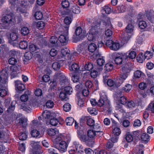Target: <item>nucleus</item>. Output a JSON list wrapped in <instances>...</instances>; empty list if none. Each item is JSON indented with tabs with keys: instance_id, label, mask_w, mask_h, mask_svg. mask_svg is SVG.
Wrapping results in <instances>:
<instances>
[{
	"instance_id": "052dcab7",
	"label": "nucleus",
	"mask_w": 154,
	"mask_h": 154,
	"mask_svg": "<svg viewBox=\"0 0 154 154\" xmlns=\"http://www.w3.org/2000/svg\"><path fill=\"white\" fill-rule=\"evenodd\" d=\"M106 84L108 86L110 87H115V86H116L115 82L113 80L110 79L107 80Z\"/></svg>"
},
{
	"instance_id": "6e6d98bb",
	"label": "nucleus",
	"mask_w": 154,
	"mask_h": 154,
	"mask_svg": "<svg viewBox=\"0 0 154 154\" xmlns=\"http://www.w3.org/2000/svg\"><path fill=\"white\" fill-rule=\"evenodd\" d=\"M139 26L141 29H144L147 26V24L144 21H140L139 23Z\"/></svg>"
},
{
	"instance_id": "9d476101",
	"label": "nucleus",
	"mask_w": 154,
	"mask_h": 154,
	"mask_svg": "<svg viewBox=\"0 0 154 154\" xmlns=\"http://www.w3.org/2000/svg\"><path fill=\"white\" fill-rule=\"evenodd\" d=\"M134 26L131 24H128L125 28L126 33H124V36L122 37L121 42L122 43L125 44L127 43L131 37V35H128V33H131L133 32L134 29Z\"/></svg>"
},
{
	"instance_id": "de8ad7c7",
	"label": "nucleus",
	"mask_w": 154,
	"mask_h": 154,
	"mask_svg": "<svg viewBox=\"0 0 154 154\" xmlns=\"http://www.w3.org/2000/svg\"><path fill=\"white\" fill-rule=\"evenodd\" d=\"M93 64L91 63H87L85 66V69L86 70L90 71L93 68Z\"/></svg>"
},
{
	"instance_id": "49530a36",
	"label": "nucleus",
	"mask_w": 154,
	"mask_h": 154,
	"mask_svg": "<svg viewBox=\"0 0 154 154\" xmlns=\"http://www.w3.org/2000/svg\"><path fill=\"white\" fill-rule=\"evenodd\" d=\"M74 121V119L71 117H68L66 119V125H72Z\"/></svg>"
},
{
	"instance_id": "1a4fd4ad",
	"label": "nucleus",
	"mask_w": 154,
	"mask_h": 154,
	"mask_svg": "<svg viewBox=\"0 0 154 154\" xmlns=\"http://www.w3.org/2000/svg\"><path fill=\"white\" fill-rule=\"evenodd\" d=\"M54 147L57 149L61 153L65 152L67 150L68 145L64 141L62 140V138L60 137H56L54 141Z\"/></svg>"
},
{
	"instance_id": "a18cd8bd",
	"label": "nucleus",
	"mask_w": 154,
	"mask_h": 154,
	"mask_svg": "<svg viewBox=\"0 0 154 154\" xmlns=\"http://www.w3.org/2000/svg\"><path fill=\"white\" fill-rule=\"evenodd\" d=\"M125 106L127 108H131L134 107L135 106V104L132 101L127 100V102H126Z\"/></svg>"
},
{
	"instance_id": "ea45409f",
	"label": "nucleus",
	"mask_w": 154,
	"mask_h": 154,
	"mask_svg": "<svg viewBox=\"0 0 154 154\" xmlns=\"http://www.w3.org/2000/svg\"><path fill=\"white\" fill-rule=\"evenodd\" d=\"M141 138L142 140L147 143L149 140V136L146 133H143L141 136Z\"/></svg>"
},
{
	"instance_id": "13d9d810",
	"label": "nucleus",
	"mask_w": 154,
	"mask_h": 154,
	"mask_svg": "<svg viewBox=\"0 0 154 154\" xmlns=\"http://www.w3.org/2000/svg\"><path fill=\"white\" fill-rule=\"evenodd\" d=\"M63 108L65 112H69L71 109V105L69 103H66L63 106Z\"/></svg>"
},
{
	"instance_id": "c85d7f7f",
	"label": "nucleus",
	"mask_w": 154,
	"mask_h": 154,
	"mask_svg": "<svg viewBox=\"0 0 154 154\" xmlns=\"http://www.w3.org/2000/svg\"><path fill=\"white\" fill-rule=\"evenodd\" d=\"M58 130L56 128L54 129L51 128L48 131V134L51 137L54 136L57 137V136L58 134Z\"/></svg>"
},
{
	"instance_id": "680f3d73",
	"label": "nucleus",
	"mask_w": 154,
	"mask_h": 154,
	"mask_svg": "<svg viewBox=\"0 0 154 154\" xmlns=\"http://www.w3.org/2000/svg\"><path fill=\"white\" fill-rule=\"evenodd\" d=\"M2 86L3 85H2ZM3 86L5 87V86ZM5 87V89H2L0 90V96L1 97H3L5 96L7 94L8 89Z\"/></svg>"
},
{
	"instance_id": "c03bdc74",
	"label": "nucleus",
	"mask_w": 154,
	"mask_h": 154,
	"mask_svg": "<svg viewBox=\"0 0 154 154\" xmlns=\"http://www.w3.org/2000/svg\"><path fill=\"white\" fill-rule=\"evenodd\" d=\"M43 15L42 12L41 11H38L35 12L34 17L37 20H41L43 17Z\"/></svg>"
},
{
	"instance_id": "473e14b6",
	"label": "nucleus",
	"mask_w": 154,
	"mask_h": 154,
	"mask_svg": "<svg viewBox=\"0 0 154 154\" xmlns=\"http://www.w3.org/2000/svg\"><path fill=\"white\" fill-rule=\"evenodd\" d=\"M101 12L104 16H106L105 14H109L111 11V8L107 6H105L101 10Z\"/></svg>"
},
{
	"instance_id": "0e129e2a",
	"label": "nucleus",
	"mask_w": 154,
	"mask_h": 154,
	"mask_svg": "<svg viewBox=\"0 0 154 154\" xmlns=\"http://www.w3.org/2000/svg\"><path fill=\"white\" fill-rule=\"evenodd\" d=\"M73 146L75 148L76 151L78 150L80 148H82V146L78 142L74 141L73 143Z\"/></svg>"
},
{
	"instance_id": "7c9ffc66",
	"label": "nucleus",
	"mask_w": 154,
	"mask_h": 154,
	"mask_svg": "<svg viewBox=\"0 0 154 154\" xmlns=\"http://www.w3.org/2000/svg\"><path fill=\"white\" fill-rule=\"evenodd\" d=\"M70 76L71 77L72 80L74 82H77L79 81L80 75L79 74H72L71 73H69Z\"/></svg>"
},
{
	"instance_id": "412c9836",
	"label": "nucleus",
	"mask_w": 154,
	"mask_h": 154,
	"mask_svg": "<svg viewBox=\"0 0 154 154\" xmlns=\"http://www.w3.org/2000/svg\"><path fill=\"white\" fill-rule=\"evenodd\" d=\"M129 74L123 72L121 73L120 76V77L116 80V83L118 84L119 86L120 85L123 83L124 81L127 78Z\"/></svg>"
},
{
	"instance_id": "39448f33",
	"label": "nucleus",
	"mask_w": 154,
	"mask_h": 154,
	"mask_svg": "<svg viewBox=\"0 0 154 154\" xmlns=\"http://www.w3.org/2000/svg\"><path fill=\"white\" fill-rule=\"evenodd\" d=\"M93 23V24L88 33L87 39L89 41L94 42L97 40L100 36L99 30L100 24L96 21Z\"/></svg>"
},
{
	"instance_id": "a19ab883",
	"label": "nucleus",
	"mask_w": 154,
	"mask_h": 154,
	"mask_svg": "<svg viewBox=\"0 0 154 154\" xmlns=\"http://www.w3.org/2000/svg\"><path fill=\"white\" fill-rule=\"evenodd\" d=\"M28 47V44L26 41H20V49H25Z\"/></svg>"
},
{
	"instance_id": "a211bd4d",
	"label": "nucleus",
	"mask_w": 154,
	"mask_h": 154,
	"mask_svg": "<svg viewBox=\"0 0 154 154\" xmlns=\"http://www.w3.org/2000/svg\"><path fill=\"white\" fill-rule=\"evenodd\" d=\"M71 62L68 63L69 69L75 73L78 72L79 70L80 69L79 65L75 63H74L71 64Z\"/></svg>"
},
{
	"instance_id": "2f4dec72",
	"label": "nucleus",
	"mask_w": 154,
	"mask_h": 154,
	"mask_svg": "<svg viewBox=\"0 0 154 154\" xmlns=\"http://www.w3.org/2000/svg\"><path fill=\"white\" fill-rule=\"evenodd\" d=\"M66 93L63 90L60 92L59 97L62 100L67 101L69 99Z\"/></svg>"
},
{
	"instance_id": "e433bc0d",
	"label": "nucleus",
	"mask_w": 154,
	"mask_h": 154,
	"mask_svg": "<svg viewBox=\"0 0 154 154\" xmlns=\"http://www.w3.org/2000/svg\"><path fill=\"white\" fill-rule=\"evenodd\" d=\"M31 134L32 137H34L38 138L40 137L39 132L36 129H33L32 131Z\"/></svg>"
},
{
	"instance_id": "423d86ee",
	"label": "nucleus",
	"mask_w": 154,
	"mask_h": 154,
	"mask_svg": "<svg viewBox=\"0 0 154 154\" xmlns=\"http://www.w3.org/2000/svg\"><path fill=\"white\" fill-rule=\"evenodd\" d=\"M78 55V53L74 52L70 54L69 50L67 48L61 49V53L57 56V59L65 60H67L68 63L72 62L75 60V57Z\"/></svg>"
},
{
	"instance_id": "09e8293b",
	"label": "nucleus",
	"mask_w": 154,
	"mask_h": 154,
	"mask_svg": "<svg viewBox=\"0 0 154 154\" xmlns=\"http://www.w3.org/2000/svg\"><path fill=\"white\" fill-rule=\"evenodd\" d=\"M88 111L91 115L93 116L96 115L97 114L96 109L93 107L88 108Z\"/></svg>"
},
{
	"instance_id": "58836bf2",
	"label": "nucleus",
	"mask_w": 154,
	"mask_h": 154,
	"mask_svg": "<svg viewBox=\"0 0 154 154\" xmlns=\"http://www.w3.org/2000/svg\"><path fill=\"white\" fill-rule=\"evenodd\" d=\"M75 128L76 129H77V135H78V137L79 138V132H81V133L82 134H83V131L82 130V129H81V127H80V126L79 125V124L76 121H75Z\"/></svg>"
},
{
	"instance_id": "9b49d317",
	"label": "nucleus",
	"mask_w": 154,
	"mask_h": 154,
	"mask_svg": "<svg viewBox=\"0 0 154 154\" xmlns=\"http://www.w3.org/2000/svg\"><path fill=\"white\" fill-rule=\"evenodd\" d=\"M127 57L125 53L120 52L113 54L112 56L115 63L117 65L122 64L123 60H125L126 61Z\"/></svg>"
},
{
	"instance_id": "aec40b11",
	"label": "nucleus",
	"mask_w": 154,
	"mask_h": 154,
	"mask_svg": "<svg viewBox=\"0 0 154 154\" xmlns=\"http://www.w3.org/2000/svg\"><path fill=\"white\" fill-rule=\"evenodd\" d=\"M69 10L70 14H78L81 11L80 8L77 5H73L70 6Z\"/></svg>"
},
{
	"instance_id": "f03ea898",
	"label": "nucleus",
	"mask_w": 154,
	"mask_h": 154,
	"mask_svg": "<svg viewBox=\"0 0 154 154\" xmlns=\"http://www.w3.org/2000/svg\"><path fill=\"white\" fill-rule=\"evenodd\" d=\"M17 69V68L14 66H7L0 72V82L2 81L5 87L7 86L8 78L9 75L11 76V79L16 77Z\"/></svg>"
},
{
	"instance_id": "79ce46f5",
	"label": "nucleus",
	"mask_w": 154,
	"mask_h": 154,
	"mask_svg": "<svg viewBox=\"0 0 154 154\" xmlns=\"http://www.w3.org/2000/svg\"><path fill=\"white\" fill-rule=\"evenodd\" d=\"M132 85L129 84H127L124 87L122 88V91L126 92H128L132 88Z\"/></svg>"
},
{
	"instance_id": "4c0bfd02",
	"label": "nucleus",
	"mask_w": 154,
	"mask_h": 154,
	"mask_svg": "<svg viewBox=\"0 0 154 154\" xmlns=\"http://www.w3.org/2000/svg\"><path fill=\"white\" fill-rule=\"evenodd\" d=\"M113 134L115 135L118 136L121 133V131L120 128L118 127H116L112 128Z\"/></svg>"
},
{
	"instance_id": "8fccbe9b",
	"label": "nucleus",
	"mask_w": 154,
	"mask_h": 154,
	"mask_svg": "<svg viewBox=\"0 0 154 154\" xmlns=\"http://www.w3.org/2000/svg\"><path fill=\"white\" fill-rule=\"evenodd\" d=\"M29 32L28 28L26 27H23L21 30V34L24 36L27 35L29 33Z\"/></svg>"
},
{
	"instance_id": "f8f14e48",
	"label": "nucleus",
	"mask_w": 154,
	"mask_h": 154,
	"mask_svg": "<svg viewBox=\"0 0 154 154\" xmlns=\"http://www.w3.org/2000/svg\"><path fill=\"white\" fill-rule=\"evenodd\" d=\"M145 12L144 14L140 13L139 14L138 18L139 19L143 18L146 14L147 19L152 23H154V12L152 11H146Z\"/></svg>"
},
{
	"instance_id": "69168bd1",
	"label": "nucleus",
	"mask_w": 154,
	"mask_h": 154,
	"mask_svg": "<svg viewBox=\"0 0 154 154\" xmlns=\"http://www.w3.org/2000/svg\"><path fill=\"white\" fill-rule=\"evenodd\" d=\"M29 99L28 95L26 94H23L21 95L20 97V100L22 101L23 102H26Z\"/></svg>"
},
{
	"instance_id": "393cba45",
	"label": "nucleus",
	"mask_w": 154,
	"mask_h": 154,
	"mask_svg": "<svg viewBox=\"0 0 154 154\" xmlns=\"http://www.w3.org/2000/svg\"><path fill=\"white\" fill-rule=\"evenodd\" d=\"M77 50L79 52V53H78V54H82L85 55L87 51V49L85 48L84 46L83 45H78Z\"/></svg>"
},
{
	"instance_id": "bf43d9fd",
	"label": "nucleus",
	"mask_w": 154,
	"mask_h": 154,
	"mask_svg": "<svg viewBox=\"0 0 154 154\" xmlns=\"http://www.w3.org/2000/svg\"><path fill=\"white\" fill-rule=\"evenodd\" d=\"M125 139L128 143L132 142L133 140L132 136L129 133H127L126 134Z\"/></svg>"
},
{
	"instance_id": "2eb2a0df",
	"label": "nucleus",
	"mask_w": 154,
	"mask_h": 154,
	"mask_svg": "<svg viewBox=\"0 0 154 154\" xmlns=\"http://www.w3.org/2000/svg\"><path fill=\"white\" fill-rule=\"evenodd\" d=\"M11 100L10 98H8L6 99L5 102V106L8 108L7 111L8 112H11L14 109L15 105L13 104V102L10 103Z\"/></svg>"
},
{
	"instance_id": "f704fd0d",
	"label": "nucleus",
	"mask_w": 154,
	"mask_h": 154,
	"mask_svg": "<svg viewBox=\"0 0 154 154\" xmlns=\"http://www.w3.org/2000/svg\"><path fill=\"white\" fill-rule=\"evenodd\" d=\"M97 47L96 45L94 43H91L90 44L88 47V49L89 51L91 53L94 52L96 50Z\"/></svg>"
},
{
	"instance_id": "e2e57ef3",
	"label": "nucleus",
	"mask_w": 154,
	"mask_h": 154,
	"mask_svg": "<svg viewBox=\"0 0 154 154\" xmlns=\"http://www.w3.org/2000/svg\"><path fill=\"white\" fill-rule=\"evenodd\" d=\"M94 120L92 118L88 119L86 122V123L88 125L91 127L94 125Z\"/></svg>"
},
{
	"instance_id": "72a5a7b5",
	"label": "nucleus",
	"mask_w": 154,
	"mask_h": 154,
	"mask_svg": "<svg viewBox=\"0 0 154 154\" xmlns=\"http://www.w3.org/2000/svg\"><path fill=\"white\" fill-rule=\"evenodd\" d=\"M144 54L142 53L139 54L137 56L136 59L138 62L139 63H142L143 61L146 59Z\"/></svg>"
},
{
	"instance_id": "6e6552de",
	"label": "nucleus",
	"mask_w": 154,
	"mask_h": 154,
	"mask_svg": "<svg viewBox=\"0 0 154 154\" xmlns=\"http://www.w3.org/2000/svg\"><path fill=\"white\" fill-rule=\"evenodd\" d=\"M27 119L25 117L20 118V140H24L27 138Z\"/></svg>"
},
{
	"instance_id": "4d7b16f0",
	"label": "nucleus",
	"mask_w": 154,
	"mask_h": 154,
	"mask_svg": "<svg viewBox=\"0 0 154 154\" xmlns=\"http://www.w3.org/2000/svg\"><path fill=\"white\" fill-rule=\"evenodd\" d=\"M120 46L119 43L117 42H114L112 44V47L111 48V49L115 51L118 50L120 48Z\"/></svg>"
},
{
	"instance_id": "c9c22d12",
	"label": "nucleus",
	"mask_w": 154,
	"mask_h": 154,
	"mask_svg": "<svg viewBox=\"0 0 154 154\" xmlns=\"http://www.w3.org/2000/svg\"><path fill=\"white\" fill-rule=\"evenodd\" d=\"M144 75V73L141 71L137 70L135 71L134 74L133 79L139 78Z\"/></svg>"
},
{
	"instance_id": "ddd939ff",
	"label": "nucleus",
	"mask_w": 154,
	"mask_h": 154,
	"mask_svg": "<svg viewBox=\"0 0 154 154\" xmlns=\"http://www.w3.org/2000/svg\"><path fill=\"white\" fill-rule=\"evenodd\" d=\"M75 34L76 36L74 35L73 38L75 42H76L82 40L85 36L84 32L82 33V30L80 26L77 27L76 29Z\"/></svg>"
},
{
	"instance_id": "cd10ccee",
	"label": "nucleus",
	"mask_w": 154,
	"mask_h": 154,
	"mask_svg": "<svg viewBox=\"0 0 154 154\" xmlns=\"http://www.w3.org/2000/svg\"><path fill=\"white\" fill-rule=\"evenodd\" d=\"M114 68V64L112 62H109L106 63L104 66L105 70L107 72L112 70Z\"/></svg>"
},
{
	"instance_id": "4468645a",
	"label": "nucleus",
	"mask_w": 154,
	"mask_h": 154,
	"mask_svg": "<svg viewBox=\"0 0 154 154\" xmlns=\"http://www.w3.org/2000/svg\"><path fill=\"white\" fill-rule=\"evenodd\" d=\"M127 99L124 96H122L120 97V103H117L116 106V109L122 113L124 114L125 112V110L123 108L122 105H125L126 102H127Z\"/></svg>"
},
{
	"instance_id": "7ed1b4c3",
	"label": "nucleus",
	"mask_w": 154,
	"mask_h": 154,
	"mask_svg": "<svg viewBox=\"0 0 154 154\" xmlns=\"http://www.w3.org/2000/svg\"><path fill=\"white\" fill-rule=\"evenodd\" d=\"M17 18L11 12H8L4 14L1 18L0 28L7 29L14 25L17 21Z\"/></svg>"
},
{
	"instance_id": "f257e3e1",
	"label": "nucleus",
	"mask_w": 154,
	"mask_h": 154,
	"mask_svg": "<svg viewBox=\"0 0 154 154\" xmlns=\"http://www.w3.org/2000/svg\"><path fill=\"white\" fill-rule=\"evenodd\" d=\"M92 105L94 106L98 104L100 106H103V111L109 114H111L112 112V107L109 100L106 95L100 96L98 102H96L95 99H92L90 100Z\"/></svg>"
},
{
	"instance_id": "37998d69",
	"label": "nucleus",
	"mask_w": 154,
	"mask_h": 154,
	"mask_svg": "<svg viewBox=\"0 0 154 154\" xmlns=\"http://www.w3.org/2000/svg\"><path fill=\"white\" fill-rule=\"evenodd\" d=\"M72 20L71 18L69 17H66L64 19V22L67 26H69L66 27L67 29H68L69 25L71 23Z\"/></svg>"
},
{
	"instance_id": "603ef678",
	"label": "nucleus",
	"mask_w": 154,
	"mask_h": 154,
	"mask_svg": "<svg viewBox=\"0 0 154 154\" xmlns=\"http://www.w3.org/2000/svg\"><path fill=\"white\" fill-rule=\"evenodd\" d=\"M50 42L56 46L58 45L57 42H58V38L55 36H52L50 38Z\"/></svg>"
},
{
	"instance_id": "20e7f679",
	"label": "nucleus",
	"mask_w": 154,
	"mask_h": 154,
	"mask_svg": "<svg viewBox=\"0 0 154 154\" xmlns=\"http://www.w3.org/2000/svg\"><path fill=\"white\" fill-rule=\"evenodd\" d=\"M81 132H82V131ZM81 132H79L78 133L80 140L82 142H85L89 146H93L94 144L93 139L96 135L95 131L92 129L88 130L87 132V135L84 134V132L82 134Z\"/></svg>"
},
{
	"instance_id": "5701e85b",
	"label": "nucleus",
	"mask_w": 154,
	"mask_h": 154,
	"mask_svg": "<svg viewBox=\"0 0 154 154\" xmlns=\"http://www.w3.org/2000/svg\"><path fill=\"white\" fill-rule=\"evenodd\" d=\"M57 61L54 62L52 64V67L55 70H57L60 69V63L63 62V60L57 59Z\"/></svg>"
},
{
	"instance_id": "5fc2aeb1",
	"label": "nucleus",
	"mask_w": 154,
	"mask_h": 154,
	"mask_svg": "<svg viewBox=\"0 0 154 154\" xmlns=\"http://www.w3.org/2000/svg\"><path fill=\"white\" fill-rule=\"evenodd\" d=\"M153 54L150 51H146L144 54V55L146 59L148 60L151 58L153 56Z\"/></svg>"
},
{
	"instance_id": "864d4df0",
	"label": "nucleus",
	"mask_w": 154,
	"mask_h": 154,
	"mask_svg": "<svg viewBox=\"0 0 154 154\" xmlns=\"http://www.w3.org/2000/svg\"><path fill=\"white\" fill-rule=\"evenodd\" d=\"M45 23L42 21H39L37 23V27L39 29H43L45 26Z\"/></svg>"
},
{
	"instance_id": "b1692460",
	"label": "nucleus",
	"mask_w": 154,
	"mask_h": 154,
	"mask_svg": "<svg viewBox=\"0 0 154 154\" xmlns=\"http://www.w3.org/2000/svg\"><path fill=\"white\" fill-rule=\"evenodd\" d=\"M68 38L66 35H61L59 38V40L60 43L63 44V45H66L67 43Z\"/></svg>"
},
{
	"instance_id": "c756f323",
	"label": "nucleus",
	"mask_w": 154,
	"mask_h": 154,
	"mask_svg": "<svg viewBox=\"0 0 154 154\" xmlns=\"http://www.w3.org/2000/svg\"><path fill=\"white\" fill-rule=\"evenodd\" d=\"M127 57V60L129 58L130 59H133L135 58L137 54L136 52L134 51H128L125 54Z\"/></svg>"
},
{
	"instance_id": "0eeeda50",
	"label": "nucleus",
	"mask_w": 154,
	"mask_h": 154,
	"mask_svg": "<svg viewBox=\"0 0 154 154\" xmlns=\"http://www.w3.org/2000/svg\"><path fill=\"white\" fill-rule=\"evenodd\" d=\"M57 76L59 77L60 83L62 87H64L63 91L68 95L71 94L72 92V88L70 86H67L69 85V80L63 73L59 72Z\"/></svg>"
},
{
	"instance_id": "338daca9",
	"label": "nucleus",
	"mask_w": 154,
	"mask_h": 154,
	"mask_svg": "<svg viewBox=\"0 0 154 154\" xmlns=\"http://www.w3.org/2000/svg\"><path fill=\"white\" fill-rule=\"evenodd\" d=\"M92 129L95 131L101 130V127L100 126L99 124L96 123L94 124V125L91 127Z\"/></svg>"
},
{
	"instance_id": "a878e982",
	"label": "nucleus",
	"mask_w": 154,
	"mask_h": 154,
	"mask_svg": "<svg viewBox=\"0 0 154 154\" xmlns=\"http://www.w3.org/2000/svg\"><path fill=\"white\" fill-rule=\"evenodd\" d=\"M8 62L9 64L13 65V66H14L17 68V75L18 73H19V72H18L19 71V66L18 65V66H17L15 65L17 63V61L16 59L14 58L11 57L9 59ZM11 66H9V67H11Z\"/></svg>"
},
{
	"instance_id": "dca6fc26",
	"label": "nucleus",
	"mask_w": 154,
	"mask_h": 154,
	"mask_svg": "<svg viewBox=\"0 0 154 154\" xmlns=\"http://www.w3.org/2000/svg\"><path fill=\"white\" fill-rule=\"evenodd\" d=\"M64 122L63 119L61 118H60L58 119L54 117L50 120V124L53 126H56L60 125H62Z\"/></svg>"
},
{
	"instance_id": "774afa93",
	"label": "nucleus",
	"mask_w": 154,
	"mask_h": 154,
	"mask_svg": "<svg viewBox=\"0 0 154 154\" xmlns=\"http://www.w3.org/2000/svg\"><path fill=\"white\" fill-rule=\"evenodd\" d=\"M61 4L63 8H66L69 5V3L68 1L64 0L62 2Z\"/></svg>"
},
{
	"instance_id": "bb28decb",
	"label": "nucleus",
	"mask_w": 154,
	"mask_h": 154,
	"mask_svg": "<svg viewBox=\"0 0 154 154\" xmlns=\"http://www.w3.org/2000/svg\"><path fill=\"white\" fill-rule=\"evenodd\" d=\"M129 64L127 63L123 65L122 66V72L129 74L131 70V67L129 66Z\"/></svg>"
},
{
	"instance_id": "3c124183",
	"label": "nucleus",
	"mask_w": 154,
	"mask_h": 154,
	"mask_svg": "<svg viewBox=\"0 0 154 154\" xmlns=\"http://www.w3.org/2000/svg\"><path fill=\"white\" fill-rule=\"evenodd\" d=\"M97 63L98 65L101 66H103L105 63L104 57H102L100 58L97 60Z\"/></svg>"
},
{
	"instance_id": "6ab92c4d",
	"label": "nucleus",
	"mask_w": 154,
	"mask_h": 154,
	"mask_svg": "<svg viewBox=\"0 0 154 154\" xmlns=\"http://www.w3.org/2000/svg\"><path fill=\"white\" fill-rule=\"evenodd\" d=\"M107 21L108 23L107 24L106 23V25L107 26L108 24V26H109V28L110 29H107L105 30V35L106 37L110 38L111 37L113 34V32L112 30V24L111 23V22L110 20L109 19H108Z\"/></svg>"
},
{
	"instance_id": "4be33fe9",
	"label": "nucleus",
	"mask_w": 154,
	"mask_h": 154,
	"mask_svg": "<svg viewBox=\"0 0 154 154\" xmlns=\"http://www.w3.org/2000/svg\"><path fill=\"white\" fill-rule=\"evenodd\" d=\"M10 37L11 39V42L13 44L14 46H17L19 44L18 41L17 39L18 37L17 34L14 33H12L11 34Z\"/></svg>"
},
{
	"instance_id": "f3484780",
	"label": "nucleus",
	"mask_w": 154,
	"mask_h": 154,
	"mask_svg": "<svg viewBox=\"0 0 154 154\" xmlns=\"http://www.w3.org/2000/svg\"><path fill=\"white\" fill-rule=\"evenodd\" d=\"M19 0H8L10 8L17 11L19 7Z\"/></svg>"
}]
</instances>
